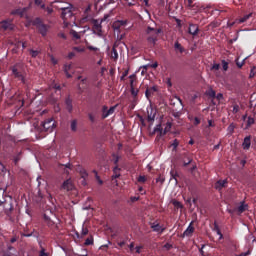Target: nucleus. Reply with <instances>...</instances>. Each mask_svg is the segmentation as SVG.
I'll list each match as a JSON object with an SVG mask.
<instances>
[{
  "mask_svg": "<svg viewBox=\"0 0 256 256\" xmlns=\"http://www.w3.org/2000/svg\"><path fill=\"white\" fill-rule=\"evenodd\" d=\"M163 32L161 28H153L151 26H147L145 30V34L147 35L146 41L147 43L154 47L158 42L159 35Z\"/></svg>",
  "mask_w": 256,
  "mask_h": 256,
  "instance_id": "1",
  "label": "nucleus"
},
{
  "mask_svg": "<svg viewBox=\"0 0 256 256\" xmlns=\"http://www.w3.org/2000/svg\"><path fill=\"white\" fill-rule=\"evenodd\" d=\"M60 10L62 11L60 17L64 20V24L75 22V7L72 4H66V7H60Z\"/></svg>",
  "mask_w": 256,
  "mask_h": 256,
  "instance_id": "2",
  "label": "nucleus"
},
{
  "mask_svg": "<svg viewBox=\"0 0 256 256\" xmlns=\"http://www.w3.org/2000/svg\"><path fill=\"white\" fill-rule=\"evenodd\" d=\"M32 26L38 29V33L41 34L42 37H46L50 29V26L47 24H44L42 19L39 17L32 21Z\"/></svg>",
  "mask_w": 256,
  "mask_h": 256,
  "instance_id": "3",
  "label": "nucleus"
},
{
  "mask_svg": "<svg viewBox=\"0 0 256 256\" xmlns=\"http://www.w3.org/2000/svg\"><path fill=\"white\" fill-rule=\"evenodd\" d=\"M11 71L14 79L21 81L23 85H28L25 73L21 69H19V64H15L14 66H12Z\"/></svg>",
  "mask_w": 256,
  "mask_h": 256,
  "instance_id": "4",
  "label": "nucleus"
},
{
  "mask_svg": "<svg viewBox=\"0 0 256 256\" xmlns=\"http://www.w3.org/2000/svg\"><path fill=\"white\" fill-rule=\"evenodd\" d=\"M41 126L44 132L52 133L56 128V122L53 118H48L42 122Z\"/></svg>",
  "mask_w": 256,
  "mask_h": 256,
  "instance_id": "5",
  "label": "nucleus"
},
{
  "mask_svg": "<svg viewBox=\"0 0 256 256\" xmlns=\"http://www.w3.org/2000/svg\"><path fill=\"white\" fill-rule=\"evenodd\" d=\"M184 7L189 11H194V13L200 11V4L195 3V0H184Z\"/></svg>",
  "mask_w": 256,
  "mask_h": 256,
  "instance_id": "6",
  "label": "nucleus"
},
{
  "mask_svg": "<svg viewBox=\"0 0 256 256\" xmlns=\"http://www.w3.org/2000/svg\"><path fill=\"white\" fill-rule=\"evenodd\" d=\"M92 32L94 35H96L99 38L103 37V31H102V24L98 20L92 21Z\"/></svg>",
  "mask_w": 256,
  "mask_h": 256,
  "instance_id": "7",
  "label": "nucleus"
},
{
  "mask_svg": "<svg viewBox=\"0 0 256 256\" xmlns=\"http://www.w3.org/2000/svg\"><path fill=\"white\" fill-rule=\"evenodd\" d=\"M14 24L12 19H6L1 21L0 23V29L4 32L6 31H13L14 30Z\"/></svg>",
  "mask_w": 256,
  "mask_h": 256,
  "instance_id": "8",
  "label": "nucleus"
},
{
  "mask_svg": "<svg viewBox=\"0 0 256 256\" xmlns=\"http://www.w3.org/2000/svg\"><path fill=\"white\" fill-rule=\"evenodd\" d=\"M134 78H135V75H130L129 76V79H130V93H131V96L133 97V100L136 101L137 98H138L139 89L135 88Z\"/></svg>",
  "mask_w": 256,
  "mask_h": 256,
  "instance_id": "9",
  "label": "nucleus"
},
{
  "mask_svg": "<svg viewBox=\"0 0 256 256\" xmlns=\"http://www.w3.org/2000/svg\"><path fill=\"white\" fill-rule=\"evenodd\" d=\"M53 209L44 211V223L48 225V227H53L55 222L51 219L50 215H53Z\"/></svg>",
  "mask_w": 256,
  "mask_h": 256,
  "instance_id": "10",
  "label": "nucleus"
},
{
  "mask_svg": "<svg viewBox=\"0 0 256 256\" xmlns=\"http://www.w3.org/2000/svg\"><path fill=\"white\" fill-rule=\"evenodd\" d=\"M195 232V227L193 226V222H190V224L188 225V227L184 230V232L182 233L181 237L185 238V237H192L193 234Z\"/></svg>",
  "mask_w": 256,
  "mask_h": 256,
  "instance_id": "11",
  "label": "nucleus"
},
{
  "mask_svg": "<svg viewBox=\"0 0 256 256\" xmlns=\"http://www.w3.org/2000/svg\"><path fill=\"white\" fill-rule=\"evenodd\" d=\"M74 185L72 183L71 179H66L64 183H62V186L60 187V190L70 192L73 191Z\"/></svg>",
  "mask_w": 256,
  "mask_h": 256,
  "instance_id": "12",
  "label": "nucleus"
},
{
  "mask_svg": "<svg viewBox=\"0 0 256 256\" xmlns=\"http://www.w3.org/2000/svg\"><path fill=\"white\" fill-rule=\"evenodd\" d=\"M200 32L199 26L197 24L190 23L188 27V34L192 37L198 36Z\"/></svg>",
  "mask_w": 256,
  "mask_h": 256,
  "instance_id": "13",
  "label": "nucleus"
},
{
  "mask_svg": "<svg viewBox=\"0 0 256 256\" xmlns=\"http://www.w3.org/2000/svg\"><path fill=\"white\" fill-rule=\"evenodd\" d=\"M253 17L252 12L249 14L244 15L243 17L236 19L235 22L231 23L230 26L233 27L235 24H244L246 23L248 20H250V18Z\"/></svg>",
  "mask_w": 256,
  "mask_h": 256,
  "instance_id": "14",
  "label": "nucleus"
},
{
  "mask_svg": "<svg viewBox=\"0 0 256 256\" xmlns=\"http://www.w3.org/2000/svg\"><path fill=\"white\" fill-rule=\"evenodd\" d=\"M119 47V43L115 42L112 46V49L110 51V58L114 61H117L119 59V54L117 51V48Z\"/></svg>",
  "mask_w": 256,
  "mask_h": 256,
  "instance_id": "15",
  "label": "nucleus"
},
{
  "mask_svg": "<svg viewBox=\"0 0 256 256\" xmlns=\"http://www.w3.org/2000/svg\"><path fill=\"white\" fill-rule=\"evenodd\" d=\"M150 227L152 229L153 232H156V233H160L162 234L164 231H165V227L161 226L159 223L157 222H152L150 224Z\"/></svg>",
  "mask_w": 256,
  "mask_h": 256,
  "instance_id": "16",
  "label": "nucleus"
},
{
  "mask_svg": "<svg viewBox=\"0 0 256 256\" xmlns=\"http://www.w3.org/2000/svg\"><path fill=\"white\" fill-rule=\"evenodd\" d=\"M128 24V20H117L113 22V29H115L116 31L120 30L122 27L127 26Z\"/></svg>",
  "mask_w": 256,
  "mask_h": 256,
  "instance_id": "17",
  "label": "nucleus"
},
{
  "mask_svg": "<svg viewBox=\"0 0 256 256\" xmlns=\"http://www.w3.org/2000/svg\"><path fill=\"white\" fill-rule=\"evenodd\" d=\"M172 128V124L171 123H167V126L165 127V130L163 131V128L161 127V125H157L154 128V132H159L160 135H166V133Z\"/></svg>",
  "mask_w": 256,
  "mask_h": 256,
  "instance_id": "18",
  "label": "nucleus"
},
{
  "mask_svg": "<svg viewBox=\"0 0 256 256\" xmlns=\"http://www.w3.org/2000/svg\"><path fill=\"white\" fill-rule=\"evenodd\" d=\"M228 184V181L226 179L224 180H218L216 181V183L214 184V188L217 191H221L223 188H226Z\"/></svg>",
  "mask_w": 256,
  "mask_h": 256,
  "instance_id": "19",
  "label": "nucleus"
},
{
  "mask_svg": "<svg viewBox=\"0 0 256 256\" xmlns=\"http://www.w3.org/2000/svg\"><path fill=\"white\" fill-rule=\"evenodd\" d=\"M26 11H27V8L14 9V10H12L11 15L23 18L25 16Z\"/></svg>",
  "mask_w": 256,
  "mask_h": 256,
  "instance_id": "20",
  "label": "nucleus"
},
{
  "mask_svg": "<svg viewBox=\"0 0 256 256\" xmlns=\"http://www.w3.org/2000/svg\"><path fill=\"white\" fill-rule=\"evenodd\" d=\"M158 91V88L156 86L149 87L145 90V97L147 100H150V98Z\"/></svg>",
  "mask_w": 256,
  "mask_h": 256,
  "instance_id": "21",
  "label": "nucleus"
},
{
  "mask_svg": "<svg viewBox=\"0 0 256 256\" xmlns=\"http://www.w3.org/2000/svg\"><path fill=\"white\" fill-rule=\"evenodd\" d=\"M251 139H252L251 135L246 136L244 138L243 143H242L243 150H245V151L250 150V148H251Z\"/></svg>",
  "mask_w": 256,
  "mask_h": 256,
  "instance_id": "22",
  "label": "nucleus"
},
{
  "mask_svg": "<svg viewBox=\"0 0 256 256\" xmlns=\"http://www.w3.org/2000/svg\"><path fill=\"white\" fill-rule=\"evenodd\" d=\"M64 104L66 105V111H68V113H72L73 112V100L71 99L70 96L66 97Z\"/></svg>",
  "mask_w": 256,
  "mask_h": 256,
  "instance_id": "23",
  "label": "nucleus"
},
{
  "mask_svg": "<svg viewBox=\"0 0 256 256\" xmlns=\"http://www.w3.org/2000/svg\"><path fill=\"white\" fill-rule=\"evenodd\" d=\"M174 51H175L176 53L183 54V53H185V48L182 46L181 43H179V41H176V42L174 43Z\"/></svg>",
  "mask_w": 256,
  "mask_h": 256,
  "instance_id": "24",
  "label": "nucleus"
},
{
  "mask_svg": "<svg viewBox=\"0 0 256 256\" xmlns=\"http://www.w3.org/2000/svg\"><path fill=\"white\" fill-rule=\"evenodd\" d=\"M120 171H121V168H119L118 165L114 166L112 180L118 179L121 176Z\"/></svg>",
  "mask_w": 256,
  "mask_h": 256,
  "instance_id": "25",
  "label": "nucleus"
},
{
  "mask_svg": "<svg viewBox=\"0 0 256 256\" xmlns=\"http://www.w3.org/2000/svg\"><path fill=\"white\" fill-rule=\"evenodd\" d=\"M248 208V205L244 202H241V204L237 207V212L239 215L243 214Z\"/></svg>",
  "mask_w": 256,
  "mask_h": 256,
  "instance_id": "26",
  "label": "nucleus"
},
{
  "mask_svg": "<svg viewBox=\"0 0 256 256\" xmlns=\"http://www.w3.org/2000/svg\"><path fill=\"white\" fill-rule=\"evenodd\" d=\"M116 110V106H112L107 110V114L102 115V119H106L109 116L113 115Z\"/></svg>",
  "mask_w": 256,
  "mask_h": 256,
  "instance_id": "27",
  "label": "nucleus"
},
{
  "mask_svg": "<svg viewBox=\"0 0 256 256\" xmlns=\"http://www.w3.org/2000/svg\"><path fill=\"white\" fill-rule=\"evenodd\" d=\"M246 63V58H244L241 62L239 61V57L235 59V64L238 69H242Z\"/></svg>",
  "mask_w": 256,
  "mask_h": 256,
  "instance_id": "28",
  "label": "nucleus"
},
{
  "mask_svg": "<svg viewBox=\"0 0 256 256\" xmlns=\"http://www.w3.org/2000/svg\"><path fill=\"white\" fill-rule=\"evenodd\" d=\"M70 36H72V38L74 40H80L81 39V35L76 30H70Z\"/></svg>",
  "mask_w": 256,
  "mask_h": 256,
  "instance_id": "29",
  "label": "nucleus"
},
{
  "mask_svg": "<svg viewBox=\"0 0 256 256\" xmlns=\"http://www.w3.org/2000/svg\"><path fill=\"white\" fill-rule=\"evenodd\" d=\"M170 175H171V180H175V184H178V177H179V174L178 172L174 171V170H171L170 171Z\"/></svg>",
  "mask_w": 256,
  "mask_h": 256,
  "instance_id": "30",
  "label": "nucleus"
},
{
  "mask_svg": "<svg viewBox=\"0 0 256 256\" xmlns=\"http://www.w3.org/2000/svg\"><path fill=\"white\" fill-rule=\"evenodd\" d=\"M236 129V124L235 123H231L228 127H227V132L229 135H233Z\"/></svg>",
  "mask_w": 256,
  "mask_h": 256,
  "instance_id": "31",
  "label": "nucleus"
},
{
  "mask_svg": "<svg viewBox=\"0 0 256 256\" xmlns=\"http://www.w3.org/2000/svg\"><path fill=\"white\" fill-rule=\"evenodd\" d=\"M77 125H78L77 119L72 120V122H70V130H72V132H76Z\"/></svg>",
  "mask_w": 256,
  "mask_h": 256,
  "instance_id": "32",
  "label": "nucleus"
},
{
  "mask_svg": "<svg viewBox=\"0 0 256 256\" xmlns=\"http://www.w3.org/2000/svg\"><path fill=\"white\" fill-rule=\"evenodd\" d=\"M119 160H120V156L117 155V154H115V153H113V154H112V159H111L112 163H113L115 166H118Z\"/></svg>",
  "mask_w": 256,
  "mask_h": 256,
  "instance_id": "33",
  "label": "nucleus"
},
{
  "mask_svg": "<svg viewBox=\"0 0 256 256\" xmlns=\"http://www.w3.org/2000/svg\"><path fill=\"white\" fill-rule=\"evenodd\" d=\"M137 182L140 184H145L147 182V177L145 175H139L137 177Z\"/></svg>",
  "mask_w": 256,
  "mask_h": 256,
  "instance_id": "34",
  "label": "nucleus"
},
{
  "mask_svg": "<svg viewBox=\"0 0 256 256\" xmlns=\"http://www.w3.org/2000/svg\"><path fill=\"white\" fill-rule=\"evenodd\" d=\"M93 244H94V239H93V237H88V238H86L85 241H84V245H85V246H90V245H93Z\"/></svg>",
  "mask_w": 256,
  "mask_h": 256,
  "instance_id": "35",
  "label": "nucleus"
},
{
  "mask_svg": "<svg viewBox=\"0 0 256 256\" xmlns=\"http://www.w3.org/2000/svg\"><path fill=\"white\" fill-rule=\"evenodd\" d=\"M172 204H173V206H174L175 208H177V209H182V208H183V204H182L180 201H178V200H174V201L172 202Z\"/></svg>",
  "mask_w": 256,
  "mask_h": 256,
  "instance_id": "36",
  "label": "nucleus"
},
{
  "mask_svg": "<svg viewBox=\"0 0 256 256\" xmlns=\"http://www.w3.org/2000/svg\"><path fill=\"white\" fill-rule=\"evenodd\" d=\"M254 124H255V119L253 117L249 116L247 119V128L251 127Z\"/></svg>",
  "mask_w": 256,
  "mask_h": 256,
  "instance_id": "37",
  "label": "nucleus"
},
{
  "mask_svg": "<svg viewBox=\"0 0 256 256\" xmlns=\"http://www.w3.org/2000/svg\"><path fill=\"white\" fill-rule=\"evenodd\" d=\"M180 142L178 139H174L173 142L171 143V147H173V151L177 150Z\"/></svg>",
  "mask_w": 256,
  "mask_h": 256,
  "instance_id": "38",
  "label": "nucleus"
},
{
  "mask_svg": "<svg viewBox=\"0 0 256 256\" xmlns=\"http://www.w3.org/2000/svg\"><path fill=\"white\" fill-rule=\"evenodd\" d=\"M93 173L95 174V179L98 182L99 185H103V180L100 178L96 170H93Z\"/></svg>",
  "mask_w": 256,
  "mask_h": 256,
  "instance_id": "39",
  "label": "nucleus"
},
{
  "mask_svg": "<svg viewBox=\"0 0 256 256\" xmlns=\"http://www.w3.org/2000/svg\"><path fill=\"white\" fill-rule=\"evenodd\" d=\"M255 76H256V67L253 66V67L251 68V70H250L249 78H250V79H253V78H255Z\"/></svg>",
  "mask_w": 256,
  "mask_h": 256,
  "instance_id": "40",
  "label": "nucleus"
},
{
  "mask_svg": "<svg viewBox=\"0 0 256 256\" xmlns=\"http://www.w3.org/2000/svg\"><path fill=\"white\" fill-rule=\"evenodd\" d=\"M222 68L224 72H227L229 69V63L226 60H222Z\"/></svg>",
  "mask_w": 256,
  "mask_h": 256,
  "instance_id": "41",
  "label": "nucleus"
},
{
  "mask_svg": "<svg viewBox=\"0 0 256 256\" xmlns=\"http://www.w3.org/2000/svg\"><path fill=\"white\" fill-rule=\"evenodd\" d=\"M207 95L212 98V99H215L216 98V91L213 90V89H210L207 93Z\"/></svg>",
  "mask_w": 256,
  "mask_h": 256,
  "instance_id": "42",
  "label": "nucleus"
},
{
  "mask_svg": "<svg viewBox=\"0 0 256 256\" xmlns=\"http://www.w3.org/2000/svg\"><path fill=\"white\" fill-rule=\"evenodd\" d=\"M88 233H89L88 228L82 227V229H81V238L87 236Z\"/></svg>",
  "mask_w": 256,
  "mask_h": 256,
  "instance_id": "43",
  "label": "nucleus"
},
{
  "mask_svg": "<svg viewBox=\"0 0 256 256\" xmlns=\"http://www.w3.org/2000/svg\"><path fill=\"white\" fill-rule=\"evenodd\" d=\"M155 121V114H148L147 116V122L153 123Z\"/></svg>",
  "mask_w": 256,
  "mask_h": 256,
  "instance_id": "44",
  "label": "nucleus"
},
{
  "mask_svg": "<svg viewBox=\"0 0 256 256\" xmlns=\"http://www.w3.org/2000/svg\"><path fill=\"white\" fill-rule=\"evenodd\" d=\"M38 55L39 51L30 49V56H32V58H37Z\"/></svg>",
  "mask_w": 256,
  "mask_h": 256,
  "instance_id": "45",
  "label": "nucleus"
},
{
  "mask_svg": "<svg viewBox=\"0 0 256 256\" xmlns=\"http://www.w3.org/2000/svg\"><path fill=\"white\" fill-rule=\"evenodd\" d=\"M72 50L78 52V53H84L85 52V47H74Z\"/></svg>",
  "mask_w": 256,
  "mask_h": 256,
  "instance_id": "46",
  "label": "nucleus"
},
{
  "mask_svg": "<svg viewBox=\"0 0 256 256\" xmlns=\"http://www.w3.org/2000/svg\"><path fill=\"white\" fill-rule=\"evenodd\" d=\"M50 62L54 66H56L58 64V60L53 55H50Z\"/></svg>",
  "mask_w": 256,
  "mask_h": 256,
  "instance_id": "47",
  "label": "nucleus"
},
{
  "mask_svg": "<svg viewBox=\"0 0 256 256\" xmlns=\"http://www.w3.org/2000/svg\"><path fill=\"white\" fill-rule=\"evenodd\" d=\"M201 124V119L198 117H194L193 125L199 126Z\"/></svg>",
  "mask_w": 256,
  "mask_h": 256,
  "instance_id": "48",
  "label": "nucleus"
},
{
  "mask_svg": "<svg viewBox=\"0 0 256 256\" xmlns=\"http://www.w3.org/2000/svg\"><path fill=\"white\" fill-rule=\"evenodd\" d=\"M39 256H49V253L46 252V249L44 247H42V249H40V255Z\"/></svg>",
  "mask_w": 256,
  "mask_h": 256,
  "instance_id": "49",
  "label": "nucleus"
},
{
  "mask_svg": "<svg viewBox=\"0 0 256 256\" xmlns=\"http://www.w3.org/2000/svg\"><path fill=\"white\" fill-rule=\"evenodd\" d=\"M129 74V70H125L123 73H122V76L120 77V80L121 81H124V79L128 76Z\"/></svg>",
  "mask_w": 256,
  "mask_h": 256,
  "instance_id": "50",
  "label": "nucleus"
},
{
  "mask_svg": "<svg viewBox=\"0 0 256 256\" xmlns=\"http://www.w3.org/2000/svg\"><path fill=\"white\" fill-rule=\"evenodd\" d=\"M220 64H213V66L211 67L212 71H219L220 70Z\"/></svg>",
  "mask_w": 256,
  "mask_h": 256,
  "instance_id": "51",
  "label": "nucleus"
},
{
  "mask_svg": "<svg viewBox=\"0 0 256 256\" xmlns=\"http://www.w3.org/2000/svg\"><path fill=\"white\" fill-rule=\"evenodd\" d=\"M87 49H88L89 51H93V52L99 51V48L94 47V46H91V45H88V46H87Z\"/></svg>",
  "mask_w": 256,
  "mask_h": 256,
  "instance_id": "52",
  "label": "nucleus"
},
{
  "mask_svg": "<svg viewBox=\"0 0 256 256\" xmlns=\"http://www.w3.org/2000/svg\"><path fill=\"white\" fill-rule=\"evenodd\" d=\"M64 73H66V78L71 79L72 75L69 73L67 66H64Z\"/></svg>",
  "mask_w": 256,
  "mask_h": 256,
  "instance_id": "53",
  "label": "nucleus"
},
{
  "mask_svg": "<svg viewBox=\"0 0 256 256\" xmlns=\"http://www.w3.org/2000/svg\"><path fill=\"white\" fill-rule=\"evenodd\" d=\"M191 163H192V159L188 158L187 161H186V160L183 161V166H184V167H187V166H189Z\"/></svg>",
  "mask_w": 256,
  "mask_h": 256,
  "instance_id": "54",
  "label": "nucleus"
},
{
  "mask_svg": "<svg viewBox=\"0 0 256 256\" xmlns=\"http://www.w3.org/2000/svg\"><path fill=\"white\" fill-rule=\"evenodd\" d=\"M107 114H108V107L106 105H104L102 107V116L107 115Z\"/></svg>",
  "mask_w": 256,
  "mask_h": 256,
  "instance_id": "55",
  "label": "nucleus"
},
{
  "mask_svg": "<svg viewBox=\"0 0 256 256\" xmlns=\"http://www.w3.org/2000/svg\"><path fill=\"white\" fill-rule=\"evenodd\" d=\"M88 119L91 123H95V116L91 113L88 114Z\"/></svg>",
  "mask_w": 256,
  "mask_h": 256,
  "instance_id": "56",
  "label": "nucleus"
},
{
  "mask_svg": "<svg viewBox=\"0 0 256 256\" xmlns=\"http://www.w3.org/2000/svg\"><path fill=\"white\" fill-rule=\"evenodd\" d=\"M165 182V179L162 176H159L156 178V183H161L163 184Z\"/></svg>",
  "mask_w": 256,
  "mask_h": 256,
  "instance_id": "57",
  "label": "nucleus"
},
{
  "mask_svg": "<svg viewBox=\"0 0 256 256\" xmlns=\"http://www.w3.org/2000/svg\"><path fill=\"white\" fill-rule=\"evenodd\" d=\"M46 13H48V16H50V15H52V13H53V8H51V7H46Z\"/></svg>",
  "mask_w": 256,
  "mask_h": 256,
  "instance_id": "58",
  "label": "nucleus"
},
{
  "mask_svg": "<svg viewBox=\"0 0 256 256\" xmlns=\"http://www.w3.org/2000/svg\"><path fill=\"white\" fill-rule=\"evenodd\" d=\"M75 56H76L75 52L68 53V60H72L73 58H75Z\"/></svg>",
  "mask_w": 256,
  "mask_h": 256,
  "instance_id": "59",
  "label": "nucleus"
},
{
  "mask_svg": "<svg viewBox=\"0 0 256 256\" xmlns=\"http://www.w3.org/2000/svg\"><path fill=\"white\" fill-rule=\"evenodd\" d=\"M215 98L218 100V101H221L223 100L224 96L222 93H218L217 96H215Z\"/></svg>",
  "mask_w": 256,
  "mask_h": 256,
  "instance_id": "60",
  "label": "nucleus"
},
{
  "mask_svg": "<svg viewBox=\"0 0 256 256\" xmlns=\"http://www.w3.org/2000/svg\"><path fill=\"white\" fill-rule=\"evenodd\" d=\"M139 200V197H137V196H131L130 197V201L132 202V203H135V202H137Z\"/></svg>",
  "mask_w": 256,
  "mask_h": 256,
  "instance_id": "61",
  "label": "nucleus"
},
{
  "mask_svg": "<svg viewBox=\"0 0 256 256\" xmlns=\"http://www.w3.org/2000/svg\"><path fill=\"white\" fill-rule=\"evenodd\" d=\"M117 245H118L120 248H123V247L126 245V242H125V241H119V242H117Z\"/></svg>",
  "mask_w": 256,
  "mask_h": 256,
  "instance_id": "62",
  "label": "nucleus"
},
{
  "mask_svg": "<svg viewBox=\"0 0 256 256\" xmlns=\"http://www.w3.org/2000/svg\"><path fill=\"white\" fill-rule=\"evenodd\" d=\"M251 102H255L256 103V93H253L250 97Z\"/></svg>",
  "mask_w": 256,
  "mask_h": 256,
  "instance_id": "63",
  "label": "nucleus"
},
{
  "mask_svg": "<svg viewBox=\"0 0 256 256\" xmlns=\"http://www.w3.org/2000/svg\"><path fill=\"white\" fill-rule=\"evenodd\" d=\"M43 3V0H34V4L40 6Z\"/></svg>",
  "mask_w": 256,
  "mask_h": 256,
  "instance_id": "64",
  "label": "nucleus"
}]
</instances>
